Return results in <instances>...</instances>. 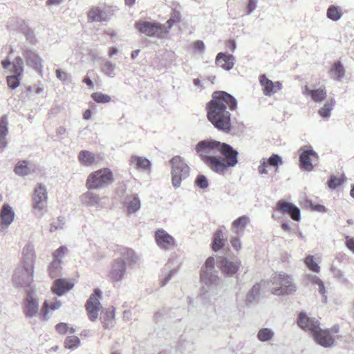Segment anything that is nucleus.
Here are the masks:
<instances>
[{"instance_id":"f257e3e1","label":"nucleus","mask_w":354,"mask_h":354,"mask_svg":"<svg viewBox=\"0 0 354 354\" xmlns=\"http://www.w3.org/2000/svg\"><path fill=\"white\" fill-rule=\"evenodd\" d=\"M236 105V100L232 95L225 91H216L207 104V118L216 129L227 132L231 127L230 113L227 111V106L234 111Z\"/></svg>"},{"instance_id":"f03ea898","label":"nucleus","mask_w":354,"mask_h":354,"mask_svg":"<svg viewBox=\"0 0 354 354\" xmlns=\"http://www.w3.org/2000/svg\"><path fill=\"white\" fill-rule=\"evenodd\" d=\"M215 259L214 257H209L201 273V280L203 284V289L206 292L214 295L218 288L221 287V279L216 274L214 270Z\"/></svg>"},{"instance_id":"7ed1b4c3","label":"nucleus","mask_w":354,"mask_h":354,"mask_svg":"<svg viewBox=\"0 0 354 354\" xmlns=\"http://www.w3.org/2000/svg\"><path fill=\"white\" fill-rule=\"evenodd\" d=\"M218 153L224 158L217 156L213 171L223 175L228 167H233L238 163V151L231 145L221 142Z\"/></svg>"},{"instance_id":"20e7f679","label":"nucleus","mask_w":354,"mask_h":354,"mask_svg":"<svg viewBox=\"0 0 354 354\" xmlns=\"http://www.w3.org/2000/svg\"><path fill=\"white\" fill-rule=\"evenodd\" d=\"M221 142L213 140L206 139L198 142L194 150L201 160L205 163L212 171L214 167L215 160L217 156L214 154L218 153Z\"/></svg>"},{"instance_id":"39448f33","label":"nucleus","mask_w":354,"mask_h":354,"mask_svg":"<svg viewBox=\"0 0 354 354\" xmlns=\"http://www.w3.org/2000/svg\"><path fill=\"white\" fill-rule=\"evenodd\" d=\"M171 183L174 187L178 188L182 180L189 175L190 168L180 156H175L170 160Z\"/></svg>"},{"instance_id":"423d86ee","label":"nucleus","mask_w":354,"mask_h":354,"mask_svg":"<svg viewBox=\"0 0 354 354\" xmlns=\"http://www.w3.org/2000/svg\"><path fill=\"white\" fill-rule=\"evenodd\" d=\"M113 181L111 171L108 168L97 170L87 178L86 186L88 189H102Z\"/></svg>"},{"instance_id":"0eeeda50","label":"nucleus","mask_w":354,"mask_h":354,"mask_svg":"<svg viewBox=\"0 0 354 354\" xmlns=\"http://www.w3.org/2000/svg\"><path fill=\"white\" fill-rule=\"evenodd\" d=\"M272 284L275 287L272 288V293L277 295H288L295 292L297 290L292 279L285 274H275L272 278Z\"/></svg>"},{"instance_id":"6e6552de","label":"nucleus","mask_w":354,"mask_h":354,"mask_svg":"<svg viewBox=\"0 0 354 354\" xmlns=\"http://www.w3.org/2000/svg\"><path fill=\"white\" fill-rule=\"evenodd\" d=\"M48 204V192L44 185L39 184L34 189L32 195V207L35 214L41 218Z\"/></svg>"},{"instance_id":"1a4fd4ad","label":"nucleus","mask_w":354,"mask_h":354,"mask_svg":"<svg viewBox=\"0 0 354 354\" xmlns=\"http://www.w3.org/2000/svg\"><path fill=\"white\" fill-rule=\"evenodd\" d=\"M34 268L24 266L17 267L14 272V285L19 287H30L33 281Z\"/></svg>"},{"instance_id":"9d476101","label":"nucleus","mask_w":354,"mask_h":354,"mask_svg":"<svg viewBox=\"0 0 354 354\" xmlns=\"http://www.w3.org/2000/svg\"><path fill=\"white\" fill-rule=\"evenodd\" d=\"M135 26L145 35L157 38L163 37L169 32V30L162 26L149 21L137 22Z\"/></svg>"},{"instance_id":"9b49d317","label":"nucleus","mask_w":354,"mask_h":354,"mask_svg":"<svg viewBox=\"0 0 354 354\" xmlns=\"http://www.w3.org/2000/svg\"><path fill=\"white\" fill-rule=\"evenodd\" d=\"M26 294L24 300V313L26 317L31 321L39 315V301L37 299L35 290L32 288L27 289Z\"/></svg>"},{"instance_id":"f8f14e48","label":"nucleus","mask_w":354,"mask_h":354,"mask_svg":"<svg viewBox=\"0 0 354 354\" xmlns=\"http://www.w3.org/2000/svg\"><path fill=\"white\" fill-rule=\"evenodd\" d=\"M93 189H88L80 196L81 204L86 207H95L96 209H101L105 207L106 197H101L94 192Z\"/></svg>"},{"instance_id":"ddd939ff","label":"nucleus","mask_w":354,"mask_h":354,"mask_svg":"<svg viewBox=\"0 0 354 354\" xmlns=\"http://www.w3.org/2000/svg\"><path fill=\"white\" fill-rule=\"evenodd\" d=\"M102 296V292L99 289H95L94 293L92 294L86 304V310L88 319L91 322H96L99 312L102 308L99 299Z\"/></svg>"},{"instance_id":"4468645a","label":"nucleus","mask_w":354,"mask_h":354,"mask_svg":"<svg viewBox=\"0 0 354 354\" xmlns=\"http://www.w3.org/2000/svg\"><path fill=\"white\" fill-rule=\"evenodd\" d=\"M127 274V266L124 259H114L110 267L108 277L113 283H121Z\"/></svg>"},{"instance_id":"2eb2a0df","label":"nucleus","mask_w":354,"mask_h":354,"mask_svg":"<svg viewBox=\"0 0 354 354\" xmlns=\"http://www.w3.org/2000/svg\"><path fill=\"white\" fill-rule=\"evenodd\" d=\"M154 239L157 245L162 250H169L176 245L175 239L163 229L155 232Z\"/></svg>"},{"instance_id":"dca6fc26","label":"nucleus","mask_w":354,"mask_h":354,"mask_svg":"<svg viewBox=\"0 0 354 354\" xmlns=\"http://www.w3.org/2000/svg\"><path fill=\"white\" fill-rule=\"evenodd\" d=\"M298 325L306 331H309L313 337L317 335L321 330L318 320L315 318L308 317L304 313H300Z\"/></svg>"},{"instance_id":"f3484780","label":"nucleus","mask_w":354,"mask_h":354,"mask_svg":"<svg viewBox=\"0 0 354 354\" xmlns=\"http://www.w3.org/2000/svg\"><path fill=\"white\" fill-rule=\"evenodd\" d=\"M298 325L306 331H309L313 337L317 335L321 330L318 320L315 318L308 317L304 313H300Z\"/></svg>"},{"instance_id":"a211bd4d","label":"nucleus","mask_w":354,"mask_h":354,"mask_svg":"<svg viewBox=\"0 0 354 354\" xmlns=\"http://www.w3.org/2000/svg\"><path fill=\"white\" fill-rule=\"evenodd\" d=\"M317 154L313 149L304 150L299 156L300 166L301 169L310 171L313 169V163L317 161Z\"/></svg>"},{"instance_id":"6ab92c4d","label":"nucleus","mask_w":354,"mask_h":354,"mask_svg":"<svg viewBox=\"0 0 354 354\" xmlns=\"http://www.w3.org/2000/svg\"><path fill=\"white\" fill-rule=\"evenodd\" d=\"M15 212L8 203L3 205L0 211V230L7 229L14 221Z\"/></svg>"},{"instance_id":"aec40b11","label":"nucleus","mask_w":354,"mask_h":354,"mask_svg":"<svg viewBox=\"0 0 354 354\" xmlns=\"http://www.w3.org/2000/svg\"><path fill=\"white\" fill-rule=\"evenodd\" d=\"M259 82L262 86L263 93L266 96H270L281 89V83L279 81L272 82L265 75L259 76Z\"/></svg>"},{"instance_id":"412c9836","label":"nucleus","mask_w":354,"mask_h":354,"mask_svg":"<svg viewBox=\"0 0 354 354\" xmlns=\"http://www.w3.org/2000/svg\"><path fill=\"white\" fill-rule=\"evenodd\" d=\"M217 263L222 272L227 277H232L241 266L239 261H231L225 258H220Z\"/></svg>"},{"instance_id":"4be33fe9","label":"nucleus","mask_w":354,"mask_h":354,"mask_svg":"<svg viewBox=\"0 0 354 354\" xmlns=\"http://www.w3.org/2000/svg\"><path fill=\"white\" fill-rule=\"evenodd\" d=\"M277 209L283 213L289 214L295 221L300 220V209L291 203L279 201L277 204Z\"/></svg>"},{"instance_id":"5701e85b","label":"nucleus","mask_w":354,"mask_h":354,"mask_svg":"<svg viewBox=\"0 0 354 354\" xmlns=\"http://www.w3.org/2000/svg\"><path fill=\"white\" fill-rule=\"evenodd\" d=\"M74 284L66 279H57L51 287L52 292L57 296H62L73 288Z\"/></svg>"},{"instance_id":"b1692460","label":"nucleus","mask_w":354,"mask_h":354,"mask_svg":"<svg viewBox=\"0 0 354 354\" xmlns=\"http://www.w3.org/2000/svg\"><path fill=\"white\" fill-rule=\"evenodd\" d=\"M235 63V57L226 53H218L216 57L215 64L225 71L231 70Z\"/></svg>"},{"instance_id":"393cba45","label":"nucleus","mask_w":354,"mask_h":354,"mask_svg":"<svg viewBox=\"0 0 354 354\" xmlns=\"http://www.w3.org/2000/svg\"><path fill=\"white\" fill-rule=\"evenodd\" d=\"M37 166L33 162L27 160L19 161L15 167V172L19 176H26L35 172Z\"/></svg>"},{"instance_id":"a878e982","label":"nucleus","mask_w":354,"mask_h":354,"mask_svg":"<svg viewBox=\"0 0 354 354\" xmlns=\"http://www.w3.org/2000/svg\"><path fill=\"white\" fill-rule=\"evenodd\" d=\"M26 59L27 64L33 68L41 75L43 69L42 59L35 52L32 50L26 52Z\"/></svg>"},{"instance_id":"bb28decb","label":"nucleus","mask_w":354,"mask_h":354,"mask_svg":"<svg viewBox=\"0 0 354 354\" xmlns=\"http://www.w3.org/2000/svg\"><path fill=\"white\" fill-rule=\"evenodd\" d=\"M302 93L306 96H310L315 102H322L326 97V91L325 88H319L317 89H310L308 86H305L302 89Z\"/></svg>"},{"instance_id":"cd10ccee","label":"nucleus","mask_w":354,"mask_h":354,"mask_svg":"<svg viewBox=\"0 0 354 354\" xmlns=\"http://www.w3.org/2000/svg\"><path fill=\"white\" fill-rule=\"evenodd\" d=\"M22 266L34 268L35 260V248L32 244H27L23 249Z\"/></svg>"},{"instance_id":"c85d7f7f","label":"nucleus","mask_w":354,"mask_h":354,"mask_svg":"<svg viewBox=\"0 0 354 354\" xmlns=\"http://www.w3.org/2000/svg\"><path fill=\"white\" fill-rule=\"evenodd\" d=\"M124 206L127 209L128 214H132L140 209L141 202L138 195L133 194L125 198Z\"/></svg>"},{"instance_id":"c756f323","label":"nucleus","mask_w":354,"mask_h":354,"mask_svg":"<svg viewBox=\"0 0 354 354\" xmlns=\"http://www.w3.org/2000/svg\"><path fill=\"white\" fill-rule=\"evenodd\" d=\"M249 222L250 218L248 216H241L232 222L231 230L236 235H243Z\"/></svg>"},{"instance_id":"7c9ffc66","label":"nucleus","mask_w":354,"mask_h":354,"mask_svg":"<svg viewBox=\"0 0 354 354\" xmlns=\"http://www.w3.org/2000/svg\"><path fill=\"white\" fill-rule=\"evenodd\" d=\"M314 339L319 345L324 347H331L334 345V339L328 331L320 330L319 332L313 337Z\"/></svg>"},{"instance_id":"2f4dec72","label":"nucleus","mask_w":354,"mask_h":354,"mask_svg":"<svg viewBox=\"0 0 354 354\" xmlns=\"http://www.w3.org/2000/svg\"><path fill=\"white\" fill-rule=\"evenodd\" d=\"M88 19L91 21H107L109 19L108 13L98 7L92 8L88 13Z\"/></svg>"},{"instance_id":"473e14b6","label":"nucleus","mask_w":354,"mask_h":354,"mask_svg":"<svg viewBox=\"0 0 354 354\" xmlns=\"http://www.w3.org/2000/svg\"><path fill=\"white\" fill-rule=\"evenodd\" d=\"M121 257L118 259H124V262L126 263V266H129L137 263L138 261V257L134 250L130 248H123L120 252Z\"/></svg>"},{"instance_id":"72a5a7b5","label":"nucleus","mask_w":354,"mask_h":354,"mask_svg":"<svg viewBox=\"0 0 354 354\" xmlns=\"http://www.w3.org/2000/svg\"><path fill=\"white\" fill-rule=\"evenodd\" d=\"M330 75L335 81H342L345 75V69L340 61H337L332 65L330 70Z\"/></svg>"},{"instance_id":"f704fd0d","label":"nucleus","mask_w":354,"mask_h":354,"mask_svg":"<svg viewBox=\"0 0 354 354\" xmlns=\"http://www.w3.org/2000/svg\"><path fill=\"white\" fill-rule=\"evenodd\" d=\"M102 323L105 329H110L115 326V309L112 307L106 309L101 317Z\"/></svg>"},{"instance_id":"c9c22d12","label":"nucleus","mask_w":354,"mask_h":354,"mask_svg":"<svg viewBox=\"0 0 354 354\" xmlns=\"http://www.w3.org/2000/svg\"><path fill=\"white\" fill-rule=\"evenodd\" d=\"M8 117L3 115L0 119V149H3L7 146L6 138L8 130Z\"/></svg>"},{"instance_id":"e433bc0d","label":"nucleus","mask_w":354,"mask_h":354,"mask_svg":"<svg viewBox=\"0 0 354 354\" xmlns=\"http://www.w3.org/2000/svg\"><path fill=\"white\" fill-rule=\"evenodd\" d=\"M225 244V238L224 236V233L222 230H217L214 234L213 242L212 243V248L214 251L216 252L221 249H222Z\"/></svg>"},{"instance_id":"4c0bfd02","label":"nucleus","mask_w":354,"mask_h":354,"mask_svg":"<svg viewBox=\"0 0 354 354\" xmlns=\"http://www.w3.org/2000/svg\"><path fill=\"white\" fill-rule=\"evenodd\" d=\"M130 163L131 165H134L137 169L144 170L151 167V162L149 159L137 156H132L131 157Z\"/></svg>"},{"instance_id":"58836bf2","label":"nucleus","mask_w":354,"mask_h":354,"mask_svg":"<svg viewBox=\"0 0 354 354\" xmlns=\"http://www.w3.org/2000/svg\"><path fill=\"white\" fill-rule=\"evenodd\" d=\"M274 336V331L270 328H262L259 330L257 334L258 340L261 342H268Z\"/></svg>"},{"instance_id":"ea45409f","label":"nucleus","mask_w":354,"mask_h":354,"mask_svg":"<svg viewBox=\"0 0 354 354\" xmlns=\"http://www.w3.org/2000/svg\"><path fill=\"white\" fill-rule=\"evenodd\" d=\"M261 292V286L259 283H256L253 286L252 289L247 293L245 297V304L247 305L252 304L257 298L259 296Z\"/></svg>"},{"instance_id":"a19ab883","label":"nucleus","mask_w":354,"mask_h":354,"mask_svg":"<svg viewBox=\"0 0 354 354\" xmlns=\"http://www.w3.org/2000/svg\"><path fill=\"white\" fill-rule=\"evenodd\" d=\"M78 158L80 162L86 166L92 165L95 160V155L88 151H81Z\"/></svg>"},{"instance_id":"79ce46f5","label":"nucleus","mask_w":354,"mask_h":354,"mask_svg":"<svg viewBox=\"0 0 354 354\" xmlns=\"http://www.w3.org/2000/svg\"><path fill=\"white\" fill-rule=\"evenodd\" d=\"M62 306V302L59 300H55L53 303L49 304L48 301H45L43 306L42 316L44 319H48L47 314L49 310H55Z\"/></svg>"},{"instance_id":"37998d69","label":"nucleus","mask_w":354,"mask_h":354,"mask_svg":"<svg viewBox=\"0 0 354 354\" xmlns=\"http://www.w3.org/2000/svg\"><path fill=\"white\" fill-rule=\"evenodd\" d=\"M62 262L53 260L48 266V274L52 279L55 278L61 274L62 272Z\"/></svg>"},{"instance_id":"c03bdc74","label":"nucleus","mask_w":354,"mask_h":354,"mask_svg":"<svg viewBox=\"0 0 354 354\" xmlns=\"http://www.w3.org/2000/svg\"><path fill=\"white\" fill-rule=\"evenodd\" d=\"M80 345V339L79 337L72 334L71 335L67 336L64 342L65 347L71 351L77 349Z\"/></svg>"},{"instance_id":"a18cd8bd","label":"nucleus","mask_w":354,"mask_h":354,"mask_svg":"<svg viewBox=\"0 0 354 354\" xmlns=\"http://www.w3.org/2000/svg\"><path fill=\"white\" fill-rule=\"evenodd\" d=\"M339 8L335 6H330L327 9L326 16L332 21H337L342 17Z\"/></svg>"},{"instance_id":"49530a36","label":"nucleus","mask_w":354,"mask_h":354,"mask_svg":"<svg viewBox=\"0 0 354 354\" xmlns=\"http://www.w3.org/2000/svg\"><path fill=\"white\" fill-rule=\"evenodd\" d=\"M177 270L175 268L169 270V267L165 266L163 268L162 273L165 277L161 280V286H165L172 279L173 276L176 273Z\"/></svg>"},{"instance_id":"de8ad7c7","label":"nucleus","mask_w":354,"mask_h":354,"mask_svg":"<svg viewBox=\"0 0 354 354\" xmlns=\"http://www.w3.org/2000/svg\"><path fill=\"white\" fill-rule=\"evenodd\" d=\"M334 101L327 102L319 110V114L324 118H328L330 117L331 111L333 109Z\"/></svg>"},{"instance_id":"09e8293b","label":"nucleus","mask_w":354,"mask_h":354,"mask_svg":"<svg viewBox=\"0 0 354 354\" xmlns=\"http://www.w3.org/2000/svg\"><path fill=\"white\" fill-rule=\"evenodd\" d=\"M116 65L111 62H106L103 64L102 71L104 75L113 77L115 75Z\"/></svg>"},{"instance_id":"8fccbe9b","label":"nucleus","mask_w":354,"mask_h":354,"mask_svg":"<svg viewBox=\"0 0 354 354\" xmlns=\"http://www.w3.org/2000/svg\"><path fill=\"white\" fill-rule=\"evenodd\" d=\"M24 60L22 58L17 57L12 62V72L14 74L22 75L24 72Z\"/></svg>"},{"instance_id":"3c124183","label":"nucleus","mask_w":354,"mask_h":354,"mask_svg":"<svg viewBox=\"0 0 354 354\" xmlns=\"http://www.w3.org/2000/svg\"><path fill=\"white\" fill-rule=\"evenodd\" d=\"M92 99L97 103H108L111 101V97L101 92L93 93L91 95Z\"/></svg>"},{"instance_id":"603ef678","label":"nucleus","mask_w":354,"mask_h":354,"mask_svg":"<svg viewBox=\"0 0 354 354\" xmlns=\"http://www.w3.org/2000/svg\"><path fill=\"white\" fill-rule=\"evenodd\" d=\"M55 329L59 334H65L68 333L70 334H73L75 333V329L73 327L69 328L68 324L66 323H59L55 326Z\"/></svg>"},{"instance_id":"864d4df0","label":"nucleus","mask_w":354,"mask_h":354,"mask_svg":"<svg viewBox=\"0 0 354 354\" xmlns=\"http://www.w3.org/2000/svg\"><path fill=\"white\" fill-rule=\"evenodd\" d=\"M305 263L310 270L315 272H319L320 268L318 264L314 261L313 256L308 255L305 259Z\"/></svg>"},{"instance_id":"5fc2aeb1","label":"nucleus","mask_w":354,"mask_h":354,"mask_svg":"<svg viewBox=\"0 0 354 354\" xmlns=\"http://www.w3.org/2000/svg\"><path fill=\"white\" fill-rule=\"evenodd\" d=\"M267 162L271 167H279L283 164L282 158L278 154H272L267 159Z\"/></svg>"},{"instance_id":"6e6d98bb","label":"nucleus","mask_w":354,"mask_h":354,"mask_svg":"<svg viewBox=\"0 0 354 354\" xmlns=\"http://www.w3.org/2000/svg\"><path fill=\"white\" fill-rule=\"evenodd\" d=\"M21 75H18L16 74H14L13 75L8 76L7 77V83L8 86L11 89L16 88L19 85L20 82L19 77Z\"/></svg>"},{"instance_id":"4d7b16f0","label":"nucleus","mask_w":354,"mask_h":354,"mask_svg":"<svg viewBox=\"0 0 354 354\" xmlns=\"http://www.w3.org/2000/svg\"><path fill=\"white\" fill-rule=\"evenodd\" d=\"M193 84L195 87V91L201 92L208 86V82L207 80H201L199 78H195L193 80Z\"/></svg>"},{"instance_id":"13d9d810","label":"nucleus","mask_w":354,"mask_h":354,"mask_svg":"<svg viewBox=\"0 0 354 354\" xmlns=\"http://www.w3.org/2000/svg\"><path fill=\"white\" fill-rule=\"evenodd\" d=\"M67 252V248L66 246H61L57 249L53 254V260L62 262V258L64 257Z\"/></svg>"},{"instance_id":"bf43d9fd","label":"nucleus","mask_w":354,"mask_h":354,"mask_svg":"<svg viewBox=\"0 0 354 354\" xmlns=\"http://www.w3.org/2000/svg\"><path fill=\"white\" fill-rule=\"evenodd\" d=\"M311 283L318 285L319 292L324 295L325 293V287L324 282L316 275H312L309 277Z\"/></svg>"},{"instance_id":"052dcab7","label":"nucleus","mask_w":354,"mask_h":354,"mask_svg":"<svg viewBox=\"0 0 354 354\" xmlns=\"http://www.w3.org/2000/svg\"><path fill=\"white\" fill-rule=\"evenodd\" d=\"M230 244L233 249L236 252H239L242 248V243L238 235L232 236L230 239Z\"/></svg>"},{"instance_id":"680f3d73","label":"nucleus","mask_w":354,"mask_h":354,"mask_svg":"<svg viewBox=\"0 0 354 354\" xmlns=\"http://www.w3.org/2000/svg\"><path fill=\"white\" fill-rule=\"evenodd\" d=\"M64 224V218L63 217H58L57 221L50 224V232H53L55 230L62 229Z\"/></svg>"},{"instance_id":"e2e57ef3","label":"nucleus","mask_w":354,"mask_h":354,"mask_svg":"<svg viewBox=\"0 0 354 354\" xmlns=\"http://www.w3.org/2000/svg\"><path fill=\"white\" fill-rule=\"evenodd\" d=\"M196 184L201 189H205L208 187L207 179L204 175H198L197 176Z\"/></svg>"},{"instance_id":"0e129e2a","label":"nucleus","mask_w":354,"mask_h":354,"mask_svg":"<svg viewBox=\"0 0 354 354\" xmlns=\"http://www.w3.org/2000/svg\"><path fill=\"white\" fill-rule=\"evenodd\" d=\"M344 182L343 180L341 178H339L335 176H333L330 177V180L328 183V187L330 189H335L338 186L341 185L342 183Z\"/></svg>"},{"instance_id":"69168bd1","label":"nucleus","mask_w":354,"mask_h":354,"mask_svg":"<svg viewBox=\"0 0 354 354\" xmlns=\"http://www.w3.org/2000/svg\"><path fill=\"white\" fill-rule=\"evenodd\" d=\"M268 167L267 159L262 158L260 161V165L258 167V171L260 174H266L268 171L266 168Z\"/></svg>"},{"instance_id":"338daca9","label":"nucleus","mask_w":354,"mask_h":354,"mask_svg":"<svg viewBox=\"0 0 354 354\" xmlns=\"http://www.w3.org/2000/svg\"><path fill=\"white\" fill-rule=\"evenodd\" d=\"M257 0H248V3L247 6V11H246L247 15H249L252 12H254V10L257 8Z\"/></svg>"},{"instance_id":"774afa93","label":"nucleus","mask_w":354,"mask_h":354,"mask_svg":"<svg viewBox=\"0 0 354 354\" xmlns=\"http://www.w3.org/2000/svg\"><path fill=\"white\" fill-rule=\"evenodd\" d=\"M345 245L353 253H354V238L353 237H351L349 236H346Z\"/></svg>"}]
</instances>
